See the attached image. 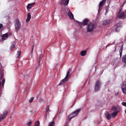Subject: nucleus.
<instances>
[{
  "mask_svg": "<svg viewBox=\"0 0 126 126\" xmlns=\"http://www.w3.org/2000/svg\"><path fill=\"white\" fill-rule=\"evenodd\" d=\"M95 27V25L93 24L90 23L87 26V30L88 32H92Z\"/></svg>",
  "mask_w": 126,
  "mask_h": 126,
  "instance_id": "nucleus-3",
  "label": "nucleus"
},
{
  "mask_svg": "<svg viewBox=\"0 0 126 126\" xmlns=\"http://www.w3.org/2000/svg\"><path fill=\"white\" fill-rule=\"evenodd\" d=\"M15 47V45H14L12 44L11 45L10 47L11 50H12L14 49Z\"/></svg>",
  "mask_w": 126,
  "mask_h": 126,
  "instance_id": "nucleus-32",
  "label": "nucleus"
},
{
  "mask_svg": "<svg viewBox=\"0 0 126 126\" xmlns=\"http://www.w3.org/2000/svg\"><path fill=\"white\" fill-rule=\"evenodd\" d=\"M3 81H2V85L3 87V86L5 82V79L4 78H3Z\"/></svg>",
  "mask_w": 126,
  "mask_h": 126,
  "instance_id": "nucleus-36",
  "label": "nucleus"
},
{
  "mask_svg": "<svg viewBox=\"0 0 126 126\" xmlns=\"http://www.w3.org/2000/svg\"><path fill=\"white\" fill-rule=\"evenodd\" d=\"M32 121H30L29 122H28L27 123V126H30L32 124Z\"/></svg>",
  "mask_w": 126,
  "mask_h": 126,
  "instance_id": "nucleus-31",
  "label": "nucleus"
},
{
  "mask_svg": "<svg viewBox=\"0 0 126 126\" xmlns=\"http://www.w3.org/2000/svg\"><path fill=\"white\" fill-rule=\"evenodd\" d=\"M107 12H108V11L107 10H106V14Z\"/></svg>",
  "mask_w": 126,
  "mask_h": 126,
  "instance_id": "nucleus-43",
  "label": "nucleus"
},
{
  "mask_svg": "<svg viewBox=\"0 0 126 126\" xmlns=\"http://www.w3.org/2000/svg\"><path fill=\"white\" fill-rule=\"evenodd\" d=\"M118 17L121 19H124L126 18V16L125 13L123 12L121 13H119L118 15Z\"/></svg>",
  "mask_w": 126,
  "mask_h": 126,
  "instance_id": "nucleus-7",
  "label": "nucleus"
},
{
  "mask_svg": "<svg viewBox=\"0 0 126 126\" xmlns=\"http://www.w3.org/2000/svg\"><path fill=\"white\" fill-rule=\"evenodd\" d=\"M80 110L81 109H78L75 111L73 113L70 114L68 116V120L69 121L70 120L76 116L79 112Z\"/></svg>",
  "mask_w": 126,
  "mask_h": 126,
  "instance_id": "nucleus-2",
  "label": "nucleus"
},
{
  "mask_svg": "<svg viewBox=\"0 0 126 126\" xmlns=\"http://www.w3.org/2000/svg\"><path fill=\"white\" fill-rule=\"evenodd\" d=\"M6 117H4V116H3V115H0V121H1V120L3 119Z\"/></svg>",
  "mask_w": 126,
  "mask_h": 126,
  "instance_id": "nucleus-29",
  "label": "nucleus"
},
{
  "mask_svg": "<svg viewBox=\"0 0 126 126\" xmlns=\"http://www.w3.org/2000/svg\"><path fill=\"white\" fill-rule=\"evenodd\" d=\"M117 109V106H115L112 107L111 109V111H114L116 110Z\"/></svg>",
  "mask_w": 126,
  "mask_h": 126,
  "instance_id": "nucleus-20",
  "label": "nucleus"
},
{
  "mask_svg": "<svg viewBox=\"0 0 126 126\" xmlns=\"http://www.w3.org/2000/svg\"><path fill=\"white\" fill-rule=\"evenodd\" d=\"M126 1H124V2H123V6L126 3Z\"/></svg>",
  "mask_w": 126,
  "mask_h": 126,
  "instance_id": "nucleus-39",
  "label": "nucleus"
},
{
  "mask_svg": "<svg viewBox=\"0 0 126 126\" xmlns=\"http://www.w3.org/2000/svg\"><path fill=\"white\" fill-rule=\"evenodd\" d=\"M69 0H63L61 2L62 4L67 5L69 3Z\"/></svg>",
  "mask_w": 126,
  "mask_h": 126,
  "instance_id": "nucleus-12",
  "label": "nucleus"
},
{
  "mask_svg": "<svg viewBox=\"0 0 126 126\" xmlns=\"http://www.w3.org/2000/svg\"><path fill=\"white\" fill-rule=\"evenodd\" d=\"M124 12L125 13H126V10H125Z\"/></svg>",
  "mask_w": 126,
  "mask_h": 126,
  "instance_id": "nucleus-42",
  "label": "nucleus"
},
{
  "mask_svg": "<svg viewBox=\"0 0 126 126\" xmlns=\"http://www.w3.org/2000/svg\"><path fill=\"white\" fill-rule=\"evenodd\" d=\"M35 2H34L28 4V5L27 6V9H31L33 6V5L35 4Z\"/></svg>",
  "mask_w": 126,
  "mask_h": 126,
  "instance_id": "nucleus-13",
  "label": "nucleus"
},
{
  "mask_svg": "<svg viewBox=\"0 0 126 126\" xmlns=\"http://www.w3.org/2000/svg\"><path fill=\"white\" fill-rule=\"evenodd\" d=\"M122 27V26H118L116 29V31L117 32H119Z\"/></svg>",
  "mask_w": 126,
  "mask_h": 126,
  "instance_id": "nucleus-21",
  "label": "nucleus"
},
{
  "mask_svg": "<svg viewBox=\"0 0 126 126\" xmlns=\"http://www.w3.org/2000/svg\"><path fill=\"white\" fill-rule=\"evenodd\" d=\"M110 20H104L103 22V25H106L110 22Z\"/></svg>",
  "mask_w": 126,
  "mask_h": 126,
  "instance_id": "nucleus-18",
  "label": "nucleus"
},
{
  "mask_svg": "<svg viewBox=\"0 0 126 126\" xmlns=\"http://www.w3.org/2000/svg\"><path fill=\"white\" fill-rule=\"evenodd\" d=\"M10 35H11V33H10Z\"/></svg>",
  "mask_w": 126,
  "mask_h": 126,
  "instance_id": "nucleus-44",
  "label": "nucleus"
},
{
  "mask_svg": "<svg viewBox=\"0 0 126 126\" xmlns=\"http://www.w3.org/2000/svg\"><path fill=\"white\" fill-rule=\"evenodd\" d=\"M68 15L70 19H72L74 18L73 15L69 10L68 13Z\"/></svg>",
  "mask_w": 126,
  "mask_h": 126,
  "instance_id": "nucleus-11",
  "label": "nucleus"
},
{
  "mask_svg": "<svg viewBox=\"0 0 126 126\" xmlns=\"http://www.w3.org/2000/svg\"><path fill=\"white\" fill-rule=\"evenodd\" d=\"M122 92L124 94H126V82H124L121 86Z\"/></svg>",
  "mask_w": 126,
  "mask_h": 126,
  "instance_id": "nucleus-6",
  "label": "nucleus"
},
{
  "mask_svg": "<svg viewBox=\"0 0 126 126\" xmlns=\"http://www.w3.org/2000/svg\"><path fill=\"white\" fill-rule=\"evenodd\" d=\"M106 0H102L99 3V9L98 10V11L100 10V8L101 6H102L104 4L105 2L106 1Z\"/></svg>",
  "mask_w": 126,
  "mask_h": 126,
  "instance_id": "nucleus-14",
  "label": "nucleus"
},
{
  "mask_svg": "<svg viewBox=\"0 0 126 126\" xmlns=\"http://www.w3.org/2000/svg\"><path fill=\"white\" fill-rule=\"evenodd\" d=\"M34 97H32L29 100V102L30 103L32 102L33 101V99Z\"/></svg>",
  "mask_w": 126,
  "mask_h": 126,
  "instance_id": "nucleus-34",
  "label": "nucleus"
},
{
  "mask_svg": "<svg viewBox=\"0 0 126 126\" xmlns=\"http://www.w3.org/2000/svg\"><path fill=\"white\" fill-rule=\"evenodd\" d=\"M122 105L126 107V102H123L122 103Z\"/></svg>",
  "mask_w": 126,
  "mask_h": 126,
  "instance_id": "nucleus-35",
  "label": "nucleus"
},
{
  "mask_svg": "<svg viewBox=\"0 0 126 126\" xmlns=\"http://www.w3.org/2000/svg\"><path fill=\"white\" fill-rule=\"evenodd\" d=\"M3 25L2 24L0 23V30L3 27Z\"/></svg>",
  "mask_w": 126,
  "mask_h": 126,
  "instance_id": "nucleus-38",
  "label": "nucleus"
},
{
  "mask_svg": "<svg viewBox=\"0 0 126 126\" xmlns=\"http://www.w3.org/2000/svg\"><path fill=\"white\" fill-rule=\"evenodd\" d=\"M122 60L123 62L126 63V55L123 56Z\"/></svg>",
  "mask_w": 126,
  "mask_h": 126,
  "instance_id": "nucleus-23",
  "label": "nucleus"
},
{
  "mask_svg": "<svg viewBox=\"0 0 126 126\" xmlns=\"http://www.w3.org/2000/svg\"><path fill=\"white\" fill-rule=\"evenodd\" d=\"M122 10V9H121L119 11V13H122V12H121V11Z\"/></svg>",
  "mask_w": 126,
  "mask_h": 126,
  "instance_id": "nucleus-40",
  "label": "nucleus"
},
{
  "mask_svg": "<svg viewBox=\"0 0 126 126\" xmlns=\"http://www.w3.org/2000/svg\"><path fill=\"white\" fill-rule=\"evenodd\" d=\"M49 106H48L46 107V114H47V112H50V110L49 109Z\"/></svg>",
  "mask_w": 126,
  "mask_h": 126,
  "instance_id": "nucleus-28",
  "label": "nucleus"
},
{
  "mask_svg": "<svg viewBox=\"0 0 126 126\" xmlns=\"http://www.w3.org/2000/svg\"><path fill=\"white\" fill-rule=\"evenodd\" d=\"M118 111H115L114 112L112 113V116L113 118L115 117L117 115V113L119 112Z\"/></svg>",
  "mask_w": 126,
  "mask_h": 126,
  "instance_id": "nucleus-17",
  "label": "nucleus"
},
{
  "mask_svg": "<svg viewBox=\"0 0 126 126\" xmlns=\"http://www.w3.org/2000/svg\"><path fill=\"white\" fill-rule=\"evenodd\" d=\"M49 112H47V114H46V115H45V119H46V120L47 119V115H48L49 114Z\"/></svg>",
  "mask_w": 126,
  "mask_h": 126,
  "instance_id": "nucleus-37",
  "label": "nucleus"
},
{
  "mask_svg": "<svg viewBox=\"0 0 126 126\" xmlns=\"http://www.w3.org/2000/svg\"><path fill=\"white\" fill-rule=\"evenodd\" d=\"M114 43H115V42H113L112 44H108V45L106 46V48H107V47H108L109 46H110V45H112L114 44Z\"/></svg>",
  "mask_w": 126,
  "mask_h": 126,
  "instance_id": "nucleus-33",
  "label": "nucleus"
},
{
  "mask_svg": "<svg viewBox=\"0 0 126 126\" xmlns=\"http://www.w3.org/2000/svg\"><path fill=\"white\" fill-rule=\"evenodd\" d=\"M21 52L20 51H19L17 52V54H16V58H19V57L20 56Z\"/></svg>",
  "mask_w": 126,
  "mask_h": 126,
  "instance_id": "nucleus-24",
  "label": "nucleus"
},
{
  "mask_svg": "<svg viewBox=\"0 0 126 126\" xmlns=\"http://www.w3.org/2000/svg\"><path fill=\"white\" fill-rule=\"evenodd\" d=\"M8 113V112L6 110H5L3 113V116H4V117H6Z\"/></svg>",
  "mask_w": 126,
  "mask_h": 126,
  "instance_id": "nucleus-30",
  "label": "nucleus"
},
{
  "mask_svg": "<svg viewBox=\"0 0 126 126\" xmlns=\"http://www.w3.org/2000/svg\"><path fill=\"white\" fill-rule=\"evenodd\" d=\"M105 115L107 118L109 120L111 119L112 115L111 114H110L109 112H107L105 114Z\"/></svg>",
  "mask_w": 126,
  "mask_h": 126,
  "instance_id": "nucleus-9",
  "label": "nucleus"
},
{
  "mask_svg": "<svg viewBox=\"0 0 126 126\" xmlns=\"http://www.w3.org/2000/svg\"><path fill=\"white\" fill-rule=\"evenodd\" d=\"M34 46V45H33V47H32V52H33V47Z\"/></svg>",
  "mask_w": 126,
  "mask_h": 126,
  "instance_id": "nucleus-41",
  "label": "nucleus"
},
{
  "mask_svg": "<svg viewBox=\"0 0 126 126\" xmlns=\"http://www.w3.org/2000/svg\"><path fill=\"white\" fill-rule=\"evenodd\" d=\"M38 95H38L37 96V97L38 96Z\"/></svg>",
  "mask_w": 126,
  "mask_h": 126,
  "instance_id": "nucleus-45",
  "label": "nucleus"
},
{
  "mask_svg": "<svg viewBox=\"0 0 126 126\" xmlns=\"http://www.w3.org/2000/svg\"><path fill=\"white\" fill-rule=\"evenodd\" d=\"M40 124L39 121H37L35 122L34 126H39Z\"/></svg>",
  "mask_w": 126,
  "mask_h": 126,
  "instance_id": "nucleus-27",
  "label": "nucleus"
},
{
  "mask_svg": "<svg viewBox=\"0 0 126 126\" xmlns=\"http://www.w3.org/2000/svg\"><path fill=\"white\" fill-rule=\"evenodd\" d=\"M55 124V122L54 121H52L51 122H50L48 125V126H53Z\"/></svg>",
  "mask_w": 126,
  "mask_h": 126,
  "instance_id": "nucleus-25",
  "label": "nucleus"
},
{
  "mask_svg": "<svg viewBox=\"0 0 126 126\" xmlns=\"http://www.w3.org/2000/svg\"><path fill=\"white\" fill-rule=\"evenodd\" d=\"M70 69L69 68L68 71L67 72V73L65 77L62 80L61 84H64L66 81H67L68 79L70 76Z\"/></svg>",
  "mask_w": 126,
  "mask_h": 126,
  "instance_id": "nucleus-4",
  "label": "nucleus"
},
{
  "mask_svg": "<svg viewBox=\"0 0 126 126\" xmlns=\"http://www.w3.org/2000/svg\"><path fill=\"white\" fill-rule=\"evenodd\" d=\"M68 9L64 7H63L62 12L64 14H65L67 13V12L69 10Z\"/></svg>",
  "mask_w": 126,
  "mask_h": 126,
  "instance_id": "nucleus-15",
  "label": "nucleus"
},
{
  "mask_svg": "<svg viewBox=\"0 0 126 126\" xmlns=\"http://www.w3.org/2000/svg\"><path fill=\"white\" fill-rule=\"evenodd\" d=\"M123 46H122L121 47L120 50H119V52H120V57H121L122 56V53L123 51Z\"/></svg>",
  "mask_w": 126,
  "mask_h": 126,
  "instance_id": "nucleus-22",
  "label": "nucleus"
},
{
  "mask_svg": "<svg viewBox=\"0 0 126 126\" xmlns=\"http://www.w3.org/2000/svg\"><path fill=\"white\" fill-rule=\"evenodd\" d=\"M78 21V22L79 23V25H81L82 24L83 26H85L88 23L89 21V20L87 19L86 18L84 20L83 22H79V21Z\"/></svg>",
  "mask_w": 126,
  "mask_h": 126,
  "instance_id": "nucleus-8",
  "label": "nucleus"
},
{
  "mask_svg": "<svg viewBox=\"0 0 126 126\" xmlns=\"http://www.w3.org/2000/svg\"><path fill=\"white\" fill-rule=\"evenodd\" d=\"M87 51L86 50H83L81 51L80 53V55L82 56H85L86 54Z\"/></svg>",
  "mask_w": 126,
  "mask_h": 126,
  "instance_id": "nucleus-19",
  "label": "nucleus"
},
{
  "mask_svg": "<svg viewBox=\"0 0 126 126\" xmlns=\"http://www.w3.org/2000/svg\"><path fill=\"white\" fill-rule=\"evenodd\" d=\"M9 34L8 32L3 34L2 36V40H4L7 38Z\"/></svg>",
  "mask_w": 126,
  "mask_h": 126,
  "instance_id": "nucleus-10",
  "label": "nucleus"
},
{
  "mask_svg": "<svg viewBox=\"0 0 126 126\" xmlns=\"http://www.w3.org/2000/svg\"><path fill=\"white\" fill-rule=\"evenodd\" d=\"M121 6H122L123 7V5H121Z\"/></svg>",
  "mask_w": 126,
  "mask_h": 126,
  "instance_id": "nucleus-46",
  "label": "nucleus"
},
{
  "mask_svg": "<svg viewBox=\"0 0 126 126\" xmlns=\"http://www.w3.org/2000/svg\"><path fill=\"white\" fill-rule=\"evenodd\" d=\"M41 56H40L39 57V61H38V63H39V64L38 65V66H37L36 67L35 69L36 70H37V69L38 68H39V66L40 65V59H41Z\"/></svg>",
  "mask_w": 126,
  "mask_h": 126,
  "instance_id": "nucleus-26",
  "label": "nucleus"
},
{
  "mask_svg": "<svg viewBox=\"0 0 126 126\" xmlns=\"http://www.w3.org/2000/svg\"><path fill=\"white\" fill-rule=\"evenodd\" d=\"M101 84L100 81L98 80L96 81L95 84L94 88V91L97 92L98 91L100 87Z\"/></svg>",
  "mask_w": 126,
  "mask_h": 126,
  "instance_id": "nucleus-5",
  "label": "nucleus"
},
{
  "mask_svg": "<svg viewBox=\"0 0 126 126\" xmlns=\"http://www.w3.org/2000/svg\"><path fill=\"white\" fill-rule=\"evenodd\" d=\"M31 18V16L30 13H29L27 15V18L26 20V21L27 22H28L30 20Z\"/></svg>",
  "mask_w": 126,
  "mask_h": 126,
  "instance_id": "nucleus-16",
  "label": "nucleus"
},
{
  "mask_svg": "<svg viewBox=\"0 0 126 126\" xmlns=\"http://www.w3.org/2000/svg\"><path fill=\"white\" fill-rule=\"evenodd\" d=\"M21 26V23L20 21L18 19H16L15 20V31L16 32H18Z\"/></svg>",
  "mask_w": 126,
  "mask_h": 126,
  "instance_id": "nucleus-1",
  "label": "nucleus"
}]
</instances>
